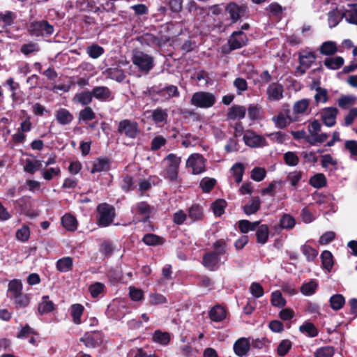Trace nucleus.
I'll list each match as a JSON object with an SVG mask.
<instances>
[{
	"instance_id": "nucleus-1",
	"label": "nucleus",
	"mask_w": 357,
	"mask_h": 357,
	"mask_svg": "<svg viewBox=\"0 0 357 357\" xmlns=\"http://www.w3.org/2000/svg\"><path fill=\"white\" fill-rule=\"evenodd\" d=\"M131 61L139 72L145 74L149 73L154 67L153 56L141 50L133 51Z\"/></svg>"
},
{
	"instance_id": "nucleus-2",
	"label": "nucleus",
	"mask_w": 357,
	"mask_h": 357,
	"mask_svg": "<svg viewBox=\"0 0 357 357\" xmlns=\"http://www.w3.org/2000/svg\"><path fill=\"white\" fill-rule=\"evenodd\" d=\"M149 94L155 101L166 102L172 98L178 97L180 92L176 86L169 84L162 89L152 87L149 91Z\"/></svg>"
},
{
	"instance_id": "nucleus-3",
	"label": "nucleus",
	"mask_w": 357,
	"mask_h": 357,
	"mask_svg": "<svg viewBox=\"0 0 357 357\" xmlns=\"http://www.w3.org/2000/svg\"><path fill=\"white\" fill-rule=\"evenodd\" d=\"M97 212L98 213V224L102 227L109 226L116 217L115 208L107 203L99 204L97 206Z\"/></svg>"
},
{
	"instance_id": "nucleus-4",
	"label": "nucleus",
	"mask_w": 357,
	"mask_h": 357,
	"mask_svg": "<svg viewBox=\"0 0 357 357\" xmlns=\"http://www.w3.org/2000/svg\"><path fill=\"white\" fill-rule=\"evenodd\" d=\"M54 31V26L47 20L33 21L28 26L29 34L34 37H48Z\"/></svg>"
},
{
	"instance_id": "nucleus-5",
	"label": "nucleus",
	"mask_w": 357,
	"mask_h": 357,
	"mask_svg": "<svg viewBox=\"0 0 357 357\" xmlns=\"http://www.w3.org/2000/svg\"><path fill=\"white\" fill-rule=\"evenodd\" d=\"M153 210V206L143 201L134 205L131 208V212L134 215L136 222L145 223L149 220Z\"/></svg>"
},
{
	"instance_id": "nucleus-6",
	"label": "nucleus",
	"mask_w": 357,
	"mask_h": 357,
	"mask_svg": "<svg viewBox=\"0 0 357 357\" xmlns=\"http://www.w3.org/2000/svg\"><path fill=\"white\" fill-rule=\"evenodd\" d=\"M117 131L130 139H135L140 133L139 123L135 121L123 119L118 125Z\"/></svg>"
},
{
	"instance_id": "nucleus-7",
	"label": "nucleus",
	"mask_w": 357,
	"mask_h": 357,
	"mask_svg": "<svg viewBox=\"0 0 357 357\" xmlns=\"http://www.w3.org/2000/svg\"><path fill=\"white\" fill-rule=\"evenodd\" d=\"M191 104L200 108H208L215 102V96L209 92L199 91L195 93L191 98Z\"/></svg>"
},
{
	"instance_id": "nucleus-8",
	"label": "nucleus",
	"mask_w": 357,
	"mask_h": 357,
	"mask_svg": "<svg viewBox=\"0 0 357 357\" xmlns=\"http://www.w3.org/2000/svg\"><path fill=\"white\" fill-rule=\"evenodd\" d=\"M225 11L229 15L231 23L235 24L245 16L248 11V6L244 4L238 5L235 2H230L227 5Z\"/></svg>"
},
{
	"instance_id": "nucleus-9",
	"label": "nucleus",
	"mask_w": 357,
	"mask_h": 357,
	"mask_svg": "<svg viewBox=\"0 0 357 357\" xmlns=\"http://www.w3.org/2000/svg\"><path fill=\"white\" fill-rule=\"evenodd\" d=\"M103 338V333L101 331H96L85 333L79 341L88 348H96L102 344Z\"/></svg>"
},
{
	"instance_id": "nucleus-10",
	"label": "nucleus",
	"mask_w": 357,
	"mask_h": 357,
	"mask_svg": "<svg viewBox=\"0 0 357 357\" xmlns=\"http://www.w3.org/2000/svg\"><path fill=\"white\" fill-rule=\"evenodd\" d=\"M243 139L247 146L252 148L262 147L267 145V142L263 136L256 134L255 132L251 130L245 131Z\"/></svg>"
},
{
	"instance_id": "nucleus-11",
	"label": "nucleus",
	"mask_w": 357,
	"mask_h": 357,
	"mask_svg": "<svg viewBox=\"0 0 357 357\" xmlns=\"http://www.w3.org/2000/svg\"><path fill=\"white\" fill-rule=\"evenodd\" d=\"M248 42V38L245 33L242 31H235L231 34L228 40L229 50L234 51L240 49L247 45Z\"/></svg>"
},
{
	"instance_id": "nucleus-12",
	"label": "nucleus",
	"mask_w": 357,
	"mask_h": 357,
	"mask_svg": "<svg viewBox=\"0 0 357 357\" xmlns=\"http://www.w3.org/2000/svg\"><path fill=\"white\" fill-rule=\"evenodd\" d=\"M186 165L192 169L194 174H199L204 172V158L199 153H194L190 155L187 160Z\"/></svg>"
},
{
	"instance_id": "nucleus-13",
	"label": "nucleus",
	"mask_w": 357,
	"mask_h": 357,
	"mask_svg": "<svg viewBox=\"0 0 357 357\" xmlns=\"http://www.w3.org/2000/svg\"><path fill=\"white\" fill-rule=\"evenodd\" d=\"M284 87L278 82L271 83L266 90L267 99L270 101H278L283 98Z\"/></svg>"
},
{
	"instance_id": "nucleus-14",
	"label": "nucleus",
	"mask_w": 357,
	"mask_h": 357,
	"mask_svg": "<svg viewBox=\"0 0 357 357\" xmlns=\"http://www.w3.org/2000/svg\"><path fill=\"white\" fill-rule=\"evenodd\" d=\"M338 114V109L336 107H329L324 109L321 113V119L324 124L328 127H333L336 123V117Z\"/></svg>"
},
{
	"instance_id": "nucleus-15",
	"label": "nucleus",
	"mask_w": 357,
	"mask_h": 357,
	"mask_svg": "<svg viewBox=\"0 0 357 357\" xmlns=\"http://www.w3.org/2000/svg\"><path fill=\"white\" fill-rule=\"evenodd\" d=\"M93 98L101 102H107L113 100L114 96L111 90L105 86H95L92 91Z\"/></svg>"
},
{
	"instance_id": "nucleus-16",
	"label": "nucleus",
	"mask_w": 357,
	"mask_h": 357,
	"mask_svg": "<svg viewBox=\"0 0 357 357\" xmlns=\"http://www.w3.org/2000/svg\"><path fill=\"white\" fill-rule=\"evenodd\" d=\"M220 261V257L216 255L215 252L209 251L203 255L202 263L205 268L213 271L217 268Z\"/></svg>"
},
{
	"instance_id": "nucleus-17",
	"label": "nucleus",
	"mask_w": 357,
	"mask_h": 357,
	"mask_svg": "<svg viewBox=\"0 0 357 357\" xmlns=\"http://www.w3.org/2000/svg\"><path fill=\"white\" fill-rule=\"evenodd\" d=\"M233 349L236 356L243 357L246 356L250 351V342L245 337H241L234 342Z\"/></svg>"
},
{
	"instance_id": "nucleus-18",
	"label": "nucleus",
	"mask_w": 357,
	"mask_h": 357,
	"mask_svg": "<svg viewBox=\"0 0 357 357\" xmlns=\"http://www.w3.org/2000/svg\"><path fill=\"white\" fill-rule=\"evenodd\" d=\"M103 73L107 78L118 82H123L126 78L124 70L119 66L107 68Z\"/></svg>"
},
{
	"instance_id": "nucleus-19",
	"label": "nucleus",
	"mask_w": 357,
	"mask_h": 357,
	"mask_svg": "<svg viewBox=\"0 0 357 357\" xmlns=\"http://www.w3.org/2000/svg\"><path fill=\"white\" fill-rule=\"evenodd\" d=\"M246 113V108L243 105H234L229 109L227 114V118L229 120L243 119Z\"/></svg>"
},
{
	"instance_id": "nucleus-20",
	"label": "nucleus",
	"mask_w": 357,
	"mask_h": 357,
	"mask_svg": "<svg viewBox=\"0 0 357 357\" xmlns=\"http://www.w3.org/2000/svg\"><path fill=\"white\" fill-rule=\"evenodd\" d=\"M317 56L312 51L304 50L298 54V61L301 66L310 68L312 63H314Z\"/></svg>"
},
{
	"instance_id": "nucleus-21",
	"label": "nucleus",
	"mask_w": 357,
	"mask_h": 357,
	"mask_svg": "<svg viewBox=\"0 0 357 357\" xmlns=\"http://www.w3.org/2000/svg\"><path fill=\"white\" fill-rule=\"evenodd\" d=\"M137 40L142 45L148 46H160L162 45V38L152 33H146L138 37Z\"/></svg>"
},
{
	"instance_id": "nucleus-22",
	"label": "nucleus",
	"mask_w": 357,
	"mask_h": 357,
	"mask_svg": "<svg viewBox=\"0 0 357 357\" xmlns=\"http://www.w3.org/2000/svg\"><path fill=\"white\" fill-rule=\"evenodd\" d=\"M111 161L108 158L100 157L97 158L96 161L93 163V167L91 170V174L101 172H107L109 170Z\"/></svg>"
},
{
	"instance_id": "nucleus-23",
	"label": "nucleus",
	"mask_w": 357,
	"mask_h": 357,
	"mask_svg": "<svg viewBox=\"0 0 357 357\" xmlns=\"http://www.w3.org/2000/svg\"><path fill=\"white\" fill-rule=\"evenodd\" d=\"M208 315L211 321L220 322L226 318L227 312L224 307L217 305L211 309Z\"/></svg>"
},
{
	"instance_id": "nucleus-24",
	"label": "nucleus",
	"mask_w": 357,
	"mask_h": 357,
	"mask_svg": "<svg viewBox=\"0 0 357 357\" xmlns=\"http://www.w3.org/2000/svg\"><path fill=\"white\" fill-rule=\"evenodd\" d=\"M55 117L61 125H68L73 120V114L66 108H60L56 112Z\"/></svg>"
},
{
	"instance_id": "nucleus-25",
	"label": "nucleus",
	"mask_w": 357,
	"mask_h": 357,
	"mask_svg": "<svg viewBox=\"0 0 357 357\" xmlns=\"http://www.w3.org/2000/svg\"><path fill=\"white\" fill-rule=\"evenodd\" d=\"M49 296H43L42 301L38 304V311L40 314H45L52 312L55 309L54 303L49 300Z\"/></svg>"
},
{
	"instance_id": "nucleus-26",
	"label": "nucleus",
	"mask_w": 357,
	"mask_h": 357,
	"mask_svg": "<svg viewBox=\"0 0 357 357\" xmlns=\"http://www.w3.org/2000/svg\"><path fill=\"white\" fill-rule=\"evenodd\" d=\"M260 206L261 202L259 197L257 196L252 197L250 202L243 206V211L246 215H250L256 213L260 209Z\"/></svg>"
},
{
	"instance_id": "nucleus-27",
	"label": "nucleus",
	"mask_w": 357,
	"mask_h": 357,
	"mask_svg": "<svg viewBox=\"0 0 357 357\" xmlns=\"http://www.w3.org/2000/svg\"><path fill=\"white\" fill-rule=\"evenodd\" d=\"M259 226L260 221L250 222L248 220H241L238 222V229L243 234L257 230Z\"/></svg>"
},
{
	"instance_id": "nucleus-28",
	"label": "nucleus",
	"mask_w": 357,
	"mask_h": 357,
	"mask_svg": "<svg viewBox=\"0 0 357 357\" xmlns=\"http://www.w3.org/2000/svg\"><path fill=\"white\" fill-rule=\"evenodd\" d=\"M151 118L156 124L167 123L168 119L167 110L162 107H158L152 111Z\"/></svg>"
},
{
	"instance_id": "nucleus-29",
	"label": "nucleus",
	"mask_w": 357,
	"mask_h": 357,
	"mask_svg": "<svg viewBox=\"0 0 357 357\" xmlns=\"http://www.w3.org/2000/svg\"><path fill=\"white\" fill-rule=\"evenodd\" d=\"M84 307L82 304L75 303L73 304L70 307V315L73 321L75 324H80L82 323L81 317L84 313Z\"/></svg>"
},
{
	"instance_id": "nucleus-30",
	"label": "nucleus",
	"mask_w": 357,
	"mask_h": 357,
	"mask_svg": "<svg viewBox=\"0 0 357 357\" xmlns=\"http://www.w3.org/2000/svg\"><path fill=\"white\" fill-rule=\"evenodd\" d=\"M309 184L314 188L320 189L327 185V179L322 173H317L309 180Z\"/></svg>"
},
{
	"instance_id": "nucleus-31",
	"label": "nucleus",
	"mask_w": 357,
	"mask_h": 357,
	"mask_svg": "<svg viewBox=\"0 0 357 357\" xmlns=\"http://www.w3.org/2000/svg\"><path fill=\"white\" fill-rule=\"evenodd\" d=\"M188 217L194 222L202 220L204 218L202 206L197 204H192L188 209Z\"/></svg>"
},
{
	"instance_id": "nucleus-32",
	"label": "nucleus",
	"mask_w": 357,
	"mask_h": 357,
	"mask_svg": "<svg viewBox=\"0 0 357 357\" xmlns=\"http://www.w3.org/2000/svg\"><path fill=\"white\" fill-rule=\"evenodd\" d=\"M142 242L146 245L156 246L162 245L165 243V239L156 234L149 233L143 236Z\"/></svg>"
},
{
	"instance_id": "nucleus-33",
	"label": "nucleus",
	"mask_w": 357,
	"mask_h": 357,
	"mask_svg": "<svg viewBox=\"0 0 357 357\" xmlns=\"http://www.w3.org/2000/svg\"><path fill=\"white\" fill-rule=\"evenodd\" d=\"M257 242L259 244H265L268 239L269 228L267 225H261L256 230Z\"/></svg>"
},
{
	"instance_id": "nucleus-34",
	"label": "nucleus",
	"mask_w": 357,
	"mask_h": 357,
	"mask_svg": "<svg viewBox=\"0 0 357 357\" xmlns=\"http://www.w3.org/2000/svg\"><path fill=\"white\" fill-rule=\"evenodd\" d=\"M320 257L321 259L322 268L326 270L328 272H331L334 265L332 253L328 250H324L321 254Z\"/></svg>"
},
{
	"instance_id": "nucleus-35",
	"label": "nucleus",
	"mask_w": 357,
	"mask_h": 357,
	"mask_svg": "<svg viewBox=\"0 0 357 357\" xmlns=\"http://www.w3.org/2000/svg\"><path fill=\"white\" fill-rule=\"evenodd\" d=\"M319 81H314L313 84L316 85L317 87L315 89L317 93L314 95V100L318 104L320 102H326L328 100V91L326 89L322 88L319 86Z\"/></svg>"
},
{
	"instance_id": "nucleus-36",
	"label": "nucleus",
	"mask_w": 357,
	"mask_h": 357,
	"mask_svg": "<svg viewBox=\"0 0 357 357\" xmlns=\"http://www.w3.org/2000/svg\"><path fill=\"white\" fill-rule=\"evenodd\" d=\"M42 167V161L40 160H32L26 159L24 166V171L30 174H34Z\"/></svg>"
},
{
	"instance_id": "nucleus-37",
	"label": "nucleus",
	"mask_w": 357,
	"mask_h": 357,
	"mask_svg": "<svg viewBox=\"0 0 357 357\" xmlns=\"http://www.w3.org/2000/svg\"><path fill=\"white\" fill-rule=\"evenodd\" d=\"M61 224L68 231H75L77 228V221L71 214H65L61 218Z\"/></svg>"
},
{
	"instance_id": "nucleus-38",
	"label": "nucleus",
	"mask_w": 357,
	"mask_h": 357,
	"mask_svg": "<svg viewBox=\"0 0 357 357\" xmlns=\"http://www.w3.org/2000/svg\"><path fill=\"white\" fill-rule=\"evenodd\" d=\"M15 18V13L10 10H7L4 13L0 12V26L3 28L11 26Z\"/></svg>"
},
{
	"instance_id": "nucleus-39",
	"label": "nucleus",
	"mask_w": 357,
	"mask_h": 357,
	"mask_svg": "<svg viewBox=\"0 0 357 357\" xmlns=\"http://www.w3.org/2000/svg\"><path fill=\"white\" fill-rule=\"evenodd\" d=\"M344 59L342 56L328 57L324 61V66L330 70H337L344 64Z\"/></svg>"
},
{
	"instance_id": "nucleus-40",
	"label": "nucleus",
	"mask_w": 357,
	"mask_h": 357,
	"mask_svg": "<svg viewBox=\"0 0 357 357\" xmlns=\"http://www.w3.org/2000/svg\"><path fill=\"white\" fill-rule=\"evenodd\" d=\"M330 306L333 310L342 309L345 304V298L342 294H336L333 295L329 300Z\"/></svg>"
},
{
	"instance_id": "nucleus-41",
	"label": "nucleus",
	"mask_w": 357,
	"mask_h": 357,
	"mask_svg": "<svg viewBox=\"0 0 357 357\" xmlns=\"http://www.w3.org/2000/svg\"><path fill=\"white\" fill-rule=\"evenodd\" d=\"M92 92L86 90L81 93H76L74 100L82 105H88L92 102Z\"/></svg>"
},
{
	"instance_id": "nucleus-42",
	"label": "nucleus",
	"mask_w": 357,
	"mask_h": 357,
	"mask_svg": "<svg viewBox=\"0 0 357 357\" xmlns=\"http://www.w3.org/2000/svg\"><path fill=\"white\" fill-rule=\"evenodd\" d=\"M319 51L324 55H333L337 51L336 43L333 41H326L320 46Z\"/></svg>"
},
{
	"instance_id": "nucleus-43",
	"label": "nucleus",
	"mask_w": 357,
	"mask_h": 357,
	"mask_svg": "<svg viewBox=\"0 0 357 357\" xmlns=\"http://www.w3.org/2000/svg\"><path fill=\"white\" fill-rule=\"evenodd\" d=\"M299 331L302 333L306 334L310 337H317L319 331L314 324L311 322H305L299 327Z\"/></svg>"
},
{
	"instance_id": "nucleus-44",
	"label": "nucleus",
	"mask_w": 357,
	"mask_h": 357,
	"mask_svg": "<svg viewBox=\"0 0 357 357\" xmlns=\"http://www.w3.org/2000/svg\"><path fill=\"white\" fill-rule=\"evenodd\" d=\"M212 248H213V250L211 251L212 252H215L218 257L222 256L227 252V241L223 238H220L213 243Z\"/></svg>"
},
{
	"instance_id": "nucleus-45",
	"label": "nucleus",
	"mask_w": 357,
	"mask_h": 357,
	"mask_svg": "<svg viewBox=\"0 0 357 357\" xmlns=\"http://www.w3.org/2000/svg\"><path fill=\"white\" fill-rule=\"evenodd\" d=\"M133 177L130 174L122 176L121 181V188L125 192H130L135 188Z\"/></svg>"
},
{
	"instance_id": "nucleus-46",
	"label": "nucleus",
	"mask_w": 357,
	"mask_h": 357,
	"mask_svg": "<svg viewBox=\"0 0 357 357\" xmlns=\"http://www.w3.org/2000/svg\"><path fill=\"white\" fill-rule=\"evenodd\" d=\"M73 259L70 257H66L59 259L56 261V268L61 272H68L73 268Z\"/></svg>"
},
{
	"instance_id": "nucleus-47",
	"label": "nucleus",
	"mask_w": 357,
	"mask_h": 357,
	"mask_svg": "<svg viewBox=\"0 0 357 357\" xmlns=\"http://www.w3.org/2000/svg\"><path fill=\"white\" fill-rule=\"evenodd\" d=\"M153 341L162 344L167 345L170 341V335L167 332H162L160 330H156L153 335Z\"/></svg>"
},
{
	"instance_id": "nucleus-48",
	"label": "nucleus",
	"mask_w": 357,
	"mask_h": 357,
	"mask_svg": "<svg viewBox=\"0 0 357 357\" xmlns=\"http://www.w3.org/2000/svg\"><path fill=\"white\" fill-rule=\"evenodd\" d=\"M248 115L252 121L259 120L263 116L262 108L257 105L251 104L248 108Z\"/></svg>"
},
{
	"instance_id": "nucleus-49",
	"label": "nucleus",
	"mask_w": 357,
	"mask_h": 357,
	"mask_svg": "<svg viewBox=\"0 0 357 357\" xmlns=\"http://www.w3.org/2000/svg\"><path fill=\"white\" fill-rule=\"evenodd\" d=\"M227 205V202L223 199H218L213 202L211 208L214 215L217 217H220L224 214Z\"/></svg>"
},
{
	"instance_id": "nucleus-50",
	"label": "nucleus",
	"mask_w": 357,
	"mask_h": 357,
	"mask_svg": "<svg viewBox=\"0 0 357 357\" xmlns=\"http://www.w3.org/2000/svg\"><path fill=\"white\" fill-rule=\"evenodd\" d=\"M335 349L333 346H325L318 348L314 353V357H333Z\"/></svg>"
},
{
	"instance_id": "nucleus-51",
	"label": "nucleus",
	"mask_w": 357,
	"mask_h": 357,
	"mask_svg": "<svg viewBox=\"0 0 357 357\" xmlns=\"http://www.w3.org/2000/svg\"><path fill=\"white\" fill-rule=\"evenodd\" d=\"M104 52V48L98 44H92L86 48V53L92 59L99 58Z\"/></svg>"
},
{
	"instance_id": "nucleus-52",
	"label": "nucleus",
	"mask_w": 357,
	"mask_h": 357,
	"mask_svg": "<svg viewBox=\"0 0 357 357\" xmlns=\"http://www.w3.org/2000/svg\"><path fill=\"white\" fill-rule=\"evenodd\" d=\"M11 298L14 299L16 308H24L29 305L30 302L29 296L22 292Z\"/></svg>"
},
{
	"instance_id": "nucleus-53",
	"label": "nucleus",
	"mask_w": 357,
	"mask_h": 357,
	"mask_svg": "<svg viewBox=\"0 0 357 357\" xmlns=\"http://www.w3.org/2000/svg\"><path fill=\"white\" fill-rule=\"evenodd\" d=\"M292 347V342L288 340H282L278 346L277 354L280 356H286Z\"/></svg>"
},
{
	"instance_id": "nucleus-54",
	"label": "nucleus",
	"mask_w": 357,
	"mask_h": 357,
	"mask_svg": "<svg viewBox=\"0 0 357 357\" xmlns=\"http://www.w3.org/2000/svg\"><path fill=\"white\" fill-rule=\"evenodd\" d=\"M233 176L235 177V181L239 183L242 181L243 175L244 174L245 167L243 164L241 162L235 163L231 169Z\"/></svg>"
},
{
	"instance_id": "nucleus-55",
	"label": "nucleus",
	"mask_w": 357,
	"mask_h": 357,
	"mask_svg": "<svg viewBox=\"0 0 357 357\" xmlns=\"http://www.w3.org/2000/svg\"><path fill=\"white\" fill-rule=\"evenodd\" d=\"M8 291L10 298L22 292V284L19 280H13L8 284Z\"/></svg>"
},
{
	"instance_id": "nucleus-56",
	"label": "nucleus",
	"mask_w": 357,
	"mask_h": 357,
	"mask_svg": "<svg viewBox=\"0 0 357 357\" xmlns=\"http://www.w3.org/2000/svg\"><path fill=\"white\" fill-rule=\"evenodd\" d=\"M318 284L315 280H310L301 286V291L305 296H311L315 293Z\"/></svg>"
},
{
	"instance_id": "nucleus-57",
	"label": "nucleus",
	"mask_w": 357,
	"mask_h": 357,
	"mask_svg": "<svg viewBox=\"0 0 357 357\" xmlns=\"http://www.w3.org/2000/svg\"><path fill=\"white\" fill-rule=\"evenodd\" d=\"M271 304L273 306L282 307L286 305V300L280 291H275L271 294Z\"/></svg>"
},
{
	"instance_id": "nucleus-58",
	"label": "nucleus",
	"mask_w": 357,
	"mask_h": 357,
	"mask_svg": "<svg viewBox=\"0 0 357 357\" xmlns=\"http://www.w3.org/2000/svg\"><path fill=\"white\" fill-rule=\"evenodd\" d=\"M61 174V169L59 167L53 168L50 167L48 169H43L41 171V175L46 181L52 180L54 176H58Z\"/></svg>"
},
{
	"instance_id": "nucleus-59",
	"label": "nucleus",
	"mask_w": 357,
	"mask_h": 357,
	"mask_svg": "<svg viewBox=\"0 0 357 357\" xmlns=\"http://www.w3.org/2000/svg\"><path fill=\"white\" fill-rule=\"evenodd\" d=\"M284 161L288 166L294 167L299 163V158L295 152L287 151L284 154Z\"/></svg>"
},
{
	"instance_id": "nucleus-60",
	"label": "nucleus",
	"mask_w": 357,
	"mask_h": 357,
	"mask_svg": "<svg viewBox=\"0 0 357 357\" xmlns=\"http://www.w3.org/2000/svg\"><path fill=\"white\" fill-rule=\"evenodd\" d=\"M96 3L94 0H80L77 1L80 10L87 13L94 12Z\"/></svg>"
},
{
	"instance_id": "nucleus-61",
	"label": "nucleus",
	"mask_w": 357,
	"mask_h": 357,
	"mask_svg": "<svg viewBox=\"0 0 357 357\" xmlns=\"http://www.w3.org/2000/svg\"><path fill=\"white\" fill-rule=\"evenodd\" d=\"M301 250L307 261H313L318 255L317 250L308 245H303Z\"/></svg>"
},
{
	"instance_id": "nucleus-62",
	"label": "nucleus",
	"mask_w": 357,
	"mask_h": 357,
	"mask_svg": "<svg viewBox=\"0 0 357 357\" xmlns=\"http://www.w3.org/2000/svg\"><path fill=\"white\" fill-rule=\"evenodd\" d=\"M16 238L21 242H26L30 236V229L26 225H23L18 229L15 234Z\"/></svg>"
},
{
	"instance_id": "nucleus-63",
	"label": "nucleus",
	"mask_w": 357,
	"mask_h": 357,
	"mask_svg": "<svg viewBox=\"0 0 357 357\" xmlns=\"http://www.w3.org/2000/svg\"><path fill=\"white\" fill-rule=\"evenodd\" d=\"M296 221L293 216L284 214L280 220V225L283 229H291L295 226Z\"/></svg>"
},
{
	"instance_id": "nucleus-64",
	"label": "nucleus",
	"mask_w": 357,
	"mask_h": 357,
	"mask_svg": "<svg viewBox=\"0 0 357 357\" xmlns=\"http://www.w3.org/2000/svg\"><path fill=\"white\" fill-rule=\"evenodd\" d=\"M216 183L215 178H204L200 182V187L203 192L208 193L214 188Z\"/></svg>"
}]
</instances>
